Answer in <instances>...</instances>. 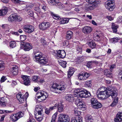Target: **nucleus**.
Returning a JSON list of instances; mask_svg holds the SVG:
<instances>
[{"label":"nucleus","mask_w":122,"mask_h":122,"mask_svg":"<svg viewBox=\"0 0 122 122\" xmlns=\"http://www.w3.org/2000/svg\"><path fill=\"white\" fill-rule=\"evenodd\" d=\"M117 90L115 87L110 86L107 87L106 90L100 91L97 97L100 99L103 100L111 96L112 98H115L117 95Z\"/></svg>","instance_id":"1"},{"label":"nucleus","mask_w":122,"mask_h":122,"mask_svg":"<svg viewBox=\"0 0 122 122\" xmlns=\"http://www.w3.org/2000/svg\"><path fill=\"white\" fill-rule=\"evenodd\" d=\"M74 94H77L78 97L86 98L91 96L90 93L83 88H77L74 90Z\"/></svg>","instance_id":"2"},{"label":"nucleus","mask_w":122,"mask_h":122,"mask_svg":"<svg viewBox=\"0 0 122 122\" xmlns=\"http://www.w3.org/2000/svg\"><path fill=\"white\" fill-rule=\"evenodd\" d=\"M51 89L54 92L60 93L63 92L66 89V85L65 84L58 85L56 83H53L51 86Z\"/></svg>","instance_id":"3"},{"label":"nucleus","mask_w":122,"mask_h":122,"mask_svg":"<svg viewBox=\"0 0 122 122\" xmlns=\"http://www.w3.org/2000/svg\"><path fill=\"white\" fill-rule=\"evenodd\" d=\"M24 115V113L21 112L13 114H11L10 117V120L13 122L17 121L20 118Z\"/></svg>","instance_id":"4"},{"label":"nucleus","mask_w":122,"mask_h":122,"mask_svg":"<svg viewBox=\"0 0 122 122\" xmlns=\"http://www.w3.org/2000/svg\"><path fill=\"white\" fill-rule=\"evenodd\" d=\"M47 97L48 95L46 93H45L43 91L40 90L36 93L35 98L37 100L40 99L41 101H41L45 100Z\"/></svg>","instance_id":"5"},{"label":"nucleus","mask_w":122,"mask_h":122,"mask_svg":"<svg viewBox=\"0 0 122 122\" xmlns=\"http://www.w3.org/2000/svg\"><path fill=\"white\" fill-rule=\"evenodd\" d=\"M51 14L54 18V19L57 20H60V22H59L61 24H64L65 23H67L69 20L68 18H65L64 19H61L60 17L56 14H55L53 12H51Z\"/></svg>","instance_id":"6"},{"label":"nucleus","mask_w":122,"mask_h":122,"mask_svg":"<svg viewBox=\"0 0 122 122\" xmlns=\"http://www.w3.org/2000/svg\"><path fill=\"white\" fill-rule=\"evenodd\" d=\"M70 117L67 115L61 114L59 115L58 122H69Z\"/></svg>","instance_id":"7"},{"label":"nucleus","mask_w":122,"mask_h":122,"mask_svg":"<svg viewBox=\"0 0 122 122\" xmlns=\"http://www.w3.org/2000/svg\"><path fill=\"white\" fill-rule=\"evenodd\" d=\"M114 0H108L105 2V6L106 8L110 11H112L114 8Z\"/></svg>","instance_id":"8"},{"label":"nucleus","mask_w":122,"mask_h":122,"mask_svg":"<svg viewBox=\"0 0 122 122\" xmlns=\"http://www.w3.org/2000/svg\"><path fill=\"white\" fill-rule=\"evenodd\" d=\"M76 103L81 110L83 111L86 109V106L85 103L82 101H80L78 98L76 99Z\"/></svg>","instance_id":"9"},{"label":"nucleus","mask_w":122,"mask_h":122,"mask_svg":"<svg viewBox=\"0 0 122 122\" xmlns=\"http://www.w3.org/2000/svg\"><path fill=\"white\" fill-rule=\"evenodd\" d=\"M23 29L24 31L28 33H32L34 31V27L33 26L28 24L24 25Z\"/></svg>","instance_id":"10"},{"label":"nucleus","mask_w":122,"mask_h":122,"mask_svg":"<svg viewBox=\"0 0 122 122\" xmlns=\"http://www.w3.org/2000/svg\"><path fill=\"white\" fill-rule=\"evenodd\" d=\"M21 48L25 51H29L32 48L31 43L28 42H25L20 44Z\"/></svg>","instance_id":"11"},{"label":"nucleus","mask_w":122,"mask_h":122,"mask_svg":"<svg viewBox=\"0 0 122 122\" xmlns=\"http://www.w3.org/2000/svg\"><path fill=\"white\" fill-rule=\"evenodd\" d=\"M91 74L86 72L79 74L78 75V79L81 81H83L86 79Z\"/></svg>","instance_id":"12"},{"label":"nucleus","mask_w":122,"mask_h":122,"mask_svg":"<svg viewBox=\"0 0 122 122\" xmlns=\"http://www.w3.org/2000/svg\"><path fill=\"white\" fill-rule=\"evenodd\" d=\"M50 24L49 22H44L39 25V27L40 30H44L50 27Z\"/></svg>","instance_id":"13"},{"label":"nucleus","mask_w":122,"mask_h":122,"mask_svg":"<svg viewBox=\"0 0 122 122\" xmlns=\"http://www.w3.org/2000/svg\"><path fill=\"white\" fill-rule=\"evenodd\" d=\"M16 97L20 104L24 103L25 100L24 95H23L20 93L17 94Z\"/></svg>","instance_id":"14"},{"label":"nucleus","mask_w":122,"mask_h":122,"mask_svg":"<svg viewBox=\"0 0 122 122\" xmlns=\"http://www.w3.org/2000/svg\"><path fill=\"white\" fill-rule=\"evenodd\" d=\"M10 70L12 75H16L17 74L18 68L17 66L14 65L10 68Z\"/></svg>","instance_id":"15"},{"label":"nucleus","mask_w":122,"mask_h":122,"mask_svg":"<svg viewBox=\"0 0 122 122\" xmlns=\"http://www.w3.org/2000/svg\"><path fill=\"white\" fill-rule=\"evenodd\" d=\"M114 121L115 122L122 121V112H119L117 113L116 117L114 119Z\"/></svg>","instance_id":"16"},{"label":"nucleus","mask_w":122,"mask_h":122,"mask_svg":"<svg viewBox=\"0 0 122 122\" xmlns=\"http://www.w3.org/2000/svg\"><path fill=\"white\" fill-rule=\"evenodd\" d=\"M42 112L40 111L39 112H35V117L36 119L40 122L43 119V116L42 115Z\"/></svg>","instance_id":"17"},{"label":"nucleus","mask_w":122,"mask_h":122,"mask_svg":"<svg viewBox=\"0 0 122 122\" xmlns=\"http://www.w3.org/2000/svg\"><path fill=\"white\" fill-rule=\"evenodd\" d=\"M35 57L36 61H39V59L43 56V54L41 52L35 51L34 52Z\"/></svg>","instance_id":"18"},{"label":"nucleus","mask_w":122,"mask_h":122,"mask_svg":"<svg viewBox=\"0 0 122 122\" xmlns=\"http://www.w3.org/2000/svg\"><path fill=\"white\" fill-rule=\"evenodd\" d=\"M57 55L59 57L61 58H64L66 55L65 52L63 50H58L57 51Z\"/></svg>","instance_id":"19"},{"label":"nucleus","mask_w":122,"mask_h":122,"mask_svg":"<svg viewBox=\"0 0 122 122\" xmlns=\"http://www.w3.org/2000/svg\"><path fill=\"white\" fill-rule=\"evenodd\" d=\"M75 97H76V96H75L74 95L71 94L67 95L65 96V98L67 101L72 102L75 99L74 98Z\"/></svg>","instance_id":"20"},{"label":"nucleus","mask_w":122,"mask_h":122,"mask_svg":"<svg viewBox=\"0 0 122 122\" xmlns=\"http://www.w3.org/2000/svg\"><path fill=\"white\" fill-rule=\"evenodd\" d=\"M92 31V28L89 26H86L84 27L82 29V32L85 34L89 33Z\"/></svg>","instance_id":"21"},{"label":"nucleus","mask_w":122,"mask_h":122,"mask_svg":"<svg viewBox=\"0 0 122 122\" xmlns=\"http://www.w3.org/2000/svg\"><path fill=\"white\" fill-rule=\"evenodd\" d=\"M17 14L14 13L10 15L8 17V20L9 22H13L14 21L16 20Z\"/></svg>","instance_id":"22"},{"label":"nucleus","mask_w":122,"mask_h":122,"mask_svg":"<svg viewBox=\"0 0 122 122\" xmlns=\"http://www.w3.org/2000/svg\"><path fill=\"white\" fill-rule=\"evenodd\" d=\"M21 60L24 62H25L30 59L29 56L27 55H24L21 57Z\"/></svg>","instance_id":"23"},{"label":"nucleus","mask_w":122,"mask_h":122,"mask_svg":"<svg viewBox=\"0 0 122 122\" xmlns=\"http://www.w3.org/2000/svg\"><path fill=\"white\" fill-rule=\"evenodd\" d=\"M104 74L107 77L112 78V73L109 70H105L104 71Z\"/></svg>","instance_id":"24"},{"label":"nucleus","mask_w":122,"mask_h":122,"mask_svg":"<svg viewBox=\"0 0 122 122\" xmlns=\"http://www.w3.org/2000/svg\"><path fill=\"white\" fill-rule=\"evenodd\" d=\"M73 36V32L71 31H69L66 32V38L67 39L69 40L71 39Z\"/></svg>","instance_id":"25"},{"label":"nucleus","mask_w":122,"mask_h":122,"mask_svg":"<svg viewBox=\"0 0 122 122\" xmlns=\"http://www.w3.org/2000/svg\"><path fill=\"white\" fill-rule=\"evenodd\" d=\"M48 61V60L47 59L43 56L39 59V61H37L41 64H45L47 63Z\"/></svg>","instance_id":"26"},{"label":"nucleus","mask_w":122,"mask_h":122,"mask_svg":"<svg viewBox=\"0 0 122 122\" xmlns=\"http://www.w3.org/2000/svg\"><path fill=\"white\" fill-rule=\"evenodd\" d=\"M90 5H89L87 8V10L89 11L94 9L96 6L97 4H89Z\"/></svg>","instance_id":"27"},{"label":"nucleus","mask_w":122,"mask_h":122,"mask_svg":"<svg viewBox=\"0 0 122 122\" xmlns=\"http://www.w3.org/2000/svg\"><path fill=\"white\" fill-rule=\"evenodd\" d=\"M86 1L89 4H98L100 3V1L99 0H86Z\"/></svg>","instance_id":"28"},{"label":"nucleus","mask_w":122,"mask_h":122,"mask_svg":"<svg viewBox=\"0 0 122 122\" xmlns=\"http://www.w3.org/2000/svg\"><path fill=\"white\" fill-rule=\"evenodd\" d=\"M102 106V104L98 102L92 106V107L95 109H98L101 108Z\"/></svg>","instance_id":"29"},{"label":"nucleus","mask_w":122,"mask_h":122,"mask_svg":"<svg viewBox=\"0 0 122 122\" xmlns=\"http://www.w3.org/2000/svg\"><path fill=\"white\" fill-rule=\"evenodd\" d=\"M40 79L39 77L37 76H34L31 78V80L32 81L35 82H39Z\"/></svg>","instance_id":"30"},{"label":"nucleus","mask_w":122,"mask_h":122,"mask_svg":"<svg viewBox=\"0 0 122 122\" xmlns=\"http://www.w3.org/2000/svg\"><path fill=\"white\" fill-rule=\"evenodd\" d=\"M111 27L113 32L116 33L117 32V29L118 28L117 25H116L114 23H113L112 24Z\"/></svg>","instance_id":"31"},{"label":"nucleus","mask_w":122,"mask_h":122,"mask_svg":"<svg viewBox=\"0 0 122 122\" xmlns=\"http://www.w3.org/2000/svg\"><path fill=\"white\" fill-rule=\"evenodd\" d=\"M64 7H66L68 8V9H66L65 10L66 11H69L70 10L71 8H72L73 7L72 5L70 3H66L65 4Z\"/></svg>","instance_id":"32"},{"label":"nucleus","mask_w":122,"mask_h":122,"mask_svg":"<svg viewBox=\"0 0 122 122\" xmlns=\"http://www.w3.org/2000/svg\"><path fill=\"white\" fill-rule=\"evenodd\" d=\"M8 12L7 8L0 10V16H4Z\"/></svg>","instance_id":"33"},{"label":"nucleus","mask_w":122,"mask_h":122,"mask_svg":"<svg viewBox=\"0 0 122 122\" xmlns=\"http://www.w3.org/2000/svg\"><path fill=\"white\" fill-rule=\"evenodd\" d=\"M63 106L61 104L58 103V105L57 107L58 108V111L60 112H62L63 111Z\"/></svg>","instance_id":"34"},{"label":"nucleus","mask_w":122,"mask_h":122,"mask_svg":"<svg viewBox=\"0 0 122 122\" xmlns=\"http://www.w3.org/2000/svg\"><path fill=\"white\" fill-rule=\"evenodd\" d=\"M35 112H39L40 111L42 112V108L40 105H37L36 106Z\"/></svg>","instance_id":"35"},{"label":"nucleus","mask_w":122,"mask_h":122,"mask_svg":"<svg viewBox=\"0 0 122 122\" xmlns=\"http://www.w3.org/2000/svg\"><path fill=\"white\" fill-rule=\"evenodd\" d=\"M71 122H82V119L81 117H78L77 119H72Z\"/></svg>","instance_id":"36"},{"label":"nucleus","mask_w":122,"mask_h":122,"mask_svg":"<svg viewBox=\"0 0 122 122\" xmlns=\"http://www.w3.org/2000/svg\"><path fill=\"white\" fill-rule=\"evenodd\" d=\"M55 5L57 7L61 9H63L64 7V5L59 1Z\"/></svg>","instance_id":"37"},{"label":"nucleus","mask_w":122,"mask_h":122,"mask_svg":"<svg viewBox=\"0 0 122 122\" xmlns=\"http://www.w3.org/2000/svg\"><path fill=\"white\" fill-rule=\"evenodd\" d=\"M86 122H93V120L91 116L87 115L86 118Z\"/></svg>","instance_id":"38"},{"label":"nucleus","mask_w":122,"mask_h":122,"mask_svg":"<svg viewBox=\"0 0 122 122\" xmlns=\"http://www.w3.org/2000/svg\"><path fill=\"white\" fill-rule=\"evenodd\" d=\"M48 1L49 4H51L53 5H55L58 2V0H48Z\"/></svg>","instance_id":"39"},{"label":"nucleus","mask_w":122,"mask_h":122,"mask_svg":"<svg viewBox=\"0 0 122 122\" xmlns=\"http://www.w3.org/2000/svg\"><path fill=\"white\" fill-rule=\"evenodd\" d=\"M96 45L95 43L93 41L89 42L88 44L89 46L92 49L95 48L96 47Z\"/></svg>","instance_id":"40"},{"label":"nucleus","mask_w":122,"mask_h":122,"mask_svg":"<svg viewBox=\"0 0 122 122\" xmlns=\"http://www.w3.org/2000/svg\"><path fill=\"white\" fill-rule=\"evenodd\" d=\"M91 81H87L85 82V84L86 87L91 86H92Z\"/></svg>","instance_id":"41"},{"label":"nucleus","mask_w":122,"mask_h":122,"mask_svg":"<svg viewBox=\"0 0 122 122\" xmlns=\"http://www.w3.org/2000/svg\"><path fill=\"white\" fill-rule=\"evenodd\" d=\"M25 71H26L28 73L30 74H32L34 72V71L33 70L30 68L28 67H26L25 69Z\"/></svg>","instance_id":"42"},{"label":"nucleus","mask_w":122,"mask_h":122,"mask_svg":"<svg viewBox=\"0 0 122 122\" xmlns=\"http://www.w3.org/2000/svg\"><path fill=\"white\" fill-rule=\"evenodd\" d=\"M10 46L12 48L15 47L16 46V43L15 41H11L10 42Z\"/></svg>","instance_id":"43"},{"label":"nucleus","mask_w":122,"mask_h":122,"mask_svg":"<svg viewBox=\"0 0 122 122\" xmlns=\"http://www.w3.org/2000/svg\"><path fill=\"white\" fill-rule=\"evenodd\" d=\"M59 64L63 67L65 68L66 67L67 63L65 61H62L59 62Z\"/></svg>","instance_id":"44"},{"label":"nucleus","mask_w":122,"mask_h":122,"mask_svg":"<svg viewBox=\"0 0 122 122\" xmlns=\"http://www.w3.org/2000/svg\"><path fill=\"white\" fill-rule=\"evenodd\" d=\"M118 99L117 98L115 99L112 102V103L110 105V106L111 107H114L116 105L118 102Z\"/></svg>","instance_id":"45"},{"label":"nucleus","mask_w":122,"mask_h":122,"mask_svg":"<svg viewBox=\"0 0 122 122\" xmlns=\"http://www.w3.org/2000/svg\"><path fill=\"white\" fill-rule=\"evenodd\" d=\"M74 72L73 70H69L68 72L67 76L68 77H70L71 76Z\"/></svg>","instance_id":"46"},{"label":"nucleus","mask_w":122,"mask_h":122,"mask_svg":"<svg viewBox=\"0 0 122 122\" xmlns=\"http://www.w3.org/2000/svg\"><path fill=\"white\" fill-rule=\"evenodd\" d=\"M57 113H55L53 115L52 117V119L51 122H55V120L56 118L57 117Z\"/></svg>","instance_id":"47"},{"label":"nucleus","mask_w":122,"mask_h":122,"mask_svg":"<svg viewBox=\"0 0 122 122\" xmlns=\"http://www.w3.org/2000/svg\"><path fill=\"white\" fill-rule=\"evenodd\" d=\"M91 102L92 106L98 102L97 99L95 98H92L91 99Z\"/></svg>","instance_id":"48"},{"label":"nucleus","mask_w":122,"mask_h":122,"mask_svg":"<svg viewBox=\"0 0 122 122\" xmlns=\"http://www.w3.org/2000/svg\"><path fill=\"white\" fill-rule=\"evenodd\" d=\"M26 80L24 81H23L24 84L25 85L28 86L30 85V79Z\"/></svg>","instance_id":"49"},{"label":"nucleus","mask_w":122,"mask_h":122,"mask_svg":"<svg viewBox=\"0 0 122 122\" xmlns=\"http://www.w3.org/2000/svg\"><path fill=\"white\" fill-rule=\"evenodd\" d=\"M74 114L76 116H79L81 114L80 112L77 110L76 109H74Z\"/></svg>","instance_id":"50"},{"label":"nucleus","mask_w":122,"mask_h":122,"mask_svg":"<svg viewBox=\"0 0 122 122\" xmlns=\"http://www.w3.org/2000/svg\"><path fill=\"white\" fill-rule=\"evenodd\" d=\"M21 77L22 78L23 80V81H24L25 80H28V79H30V78L29 77V76L26 75H22L21 76Z\"/></svg>","instance_id":"51"},{"label":"nucleus","mask_w":122,"mask_h":122,"mask_svg":"<svg viewBox=\"0 0 122 122\" xmlns=\"http://www.w3.org/2000/svg\"><path fill=\"white\" fill-rule=\"evenodd\" d=\"M4 69V64L3 62L0 61V71H1Z\"/></svg>","instance_id":"52"},{"label":"nucleus","mask_w":122,"mask_h":122,"mask_svg":"<svg viewBox=\"0 0 122 122\" xmlns=\"http://www.w3.org/2000/svg\"><path fill=\"white\" fill-rule=\"evenodd\" d=\"M58 105V103H56L55 104L54 106L51 107L49 108V109L51 111L54 109L57 108V107Z\"/></svg>","instance_id":"53"},{"label":"nucleus","mask_w":122,"mask_h":122,"mask_svg":"<svg viewBox=\"0 0 122 122\" xmlns=\"http://www.w3.org/2000/svg\"><path fill=\"white\" fill-rule=\"evenodd\" d=\"M20 39L22 41L25 40L26 38V36L25 35H22L20 36Z\"/></svg>","instance_id":"54"},{"label":"nucleus","mask_w":122,"mask_h":122,"mask_svg":"<svg viewBox=\"0 0 122 122\" xmlns=\"http://www.w3.org/2000/svg\"><path fill=\"white\" fill-rule=\"evenodd\" d=\"M6 78L5 76H3L1 78L0 80V82L2 83L4 82L6 79Z\"/></svg>","instance_id":"55"},{"label":"nucleus","mask_w":122,"mask_h":122,"mask_svg":"<svg viewBox=\"0 0 122 122\" xmlns=\"http://www.w3.org/2000/svg\"><path fill=\"white\" fill-rule=\"evenodd\" d=\"M117 21L119 23H121L122 21V17L119 16L117 19Z\"/></svg>","instance_id":"56"},{"label":"nucleus","mask_w":122,"mask_h":122,"mask_svg":"<svg viewBox=\"0 0 122 122\" xmlns=\"http://www.w3.org/2000/svg\"><path fill=\"white\" fill-rule=\"evenodd\" d=\"M92 65V63L91 62H88L86 64L87 66L89 68H91Z\"/></svg>","instance_id":"57"},{"label":"nucleus","mask_w":122,"mask_h":122,"mask_svg":"<svg viewBox=\"0 0 122 122\" xmlns=\"http://www.w3.org/2000/svg\"><path fill=\"white\" fill-rule=\"evenodd\" d=\"M100 36L98 35H97L95 37L94 39L95 40H96V41H99L100 40Z\"/></svg>","instance_id":"58"},{"label":"nucleus","mask_w":122,"mask_h":122,"mask_svg":"<svg viewBox=\"0 0 122 122\" xmlns=\"http://www.w3.org/2000/svg\"><path fill=\"white\" fill-rule=\"evenodd\" d=\"M16 20L18 21H21L22 20V18L20 16H18L17 14V17H16Z\"/></svg>","instance_id":"59"},{"label":"nucleus","mask_w":122,"mask_h":122,"mask_svg":"<svg viewBox=\"0 0 122 122\" xmlns=\"http://www.w3.org/2000/svg\"><path fill=\"white\" fill-rule=\"evenodd\" d=\"M119 40V38H118L117 37L115 38H113L112 40V41L113 43H115L117 42L118 40Z\"/></svg>","instance_id":"60"},{"label":"nucleus","mask_w":122,"mask_h":122,"mask_svg":"<svg viewBox=\"0 0 122 122\" xmlns=\"http://www.w3.org/2000/svg\"><path fill=\"white\" fill-rule=\"evenodd\" d=\"M106 18L109 20L111 21L113 20V18L111 16H107Z\"/></svg>","instance_id":"61"},{"label":"nucleus","mask_w":122,"mask_h":122,"mask_svg":"<svg viewBox=\"0 0 122 122\" xmlns=\"http://www.w3.org/2000/svg\"><path fill=\"white\" fill-rule=\"evenodd\" d=\"M28 14L30 16L32 17L33 15V12L32 11L30 10L28 12Z\"/></svg>","instance_id":"62"},{"label":"nucleus","mask_w":122,"mask_h":122,"mask_svg":"<svg viewBox=\"0 0 122 122\" xmlns=\"http://www.w3.org/2000/svg\"><path fill=\"white\" fill-rule=\"evenodd\" d=\"M4 98H0V105L1 104H3L4 103V101H3L4 100Z\"/></svg>","instance_id":"63"},{"label":"nucleus","mask_w":122,"mask_h":122,"mask_svg":"<svg viewBox=\"0 0 122 122\" xmlns=\"http://www.w3.org/2000/svg\"><path fill=\"white\" fill-rule=\"evenodd\" d=\"M41 6L42 7V9L44 11H46V6L44 5H42Z\"/></svg>","instance_id":"64"}]
</instances>
